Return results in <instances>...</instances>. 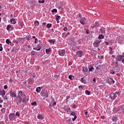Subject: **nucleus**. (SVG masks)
Returning <instances> with one entry per match:
<instances>
[{"label":"nucleus","instance_id":"nucleus-1","mask_svg":"<svg viewBox=\"0 0 124 124\" xmlns=\"http://www.w3.org/2000/svg\"><path fill=\"white\" fill-rule=\"evenodd\" d=\"M120 95V91H117L114 93H111L109 94V97L112 100H115L118 96Z\"/></svg>","mask_w":124,"mask_h":124},{"label":"nucleus","instance_id":"nucleus-2","mask_svg":"<svg viewBox=\"0 0 124 124\" xmlns=\"http://www.w3.org/2000/svg\"><path fill=\"white\" fill-rule=\"evenodd\" d=\"M17 96L18 97H21V98H23L26 96V94L23 93V91H20L18 92V95Z\"/></svg>","mask_w":124,"mask_h":124},{"label":"nucleus","instance_id":"nucleus-3","mask_svg":"<svg viewBox=\"0 0 124 124\" xmlns=\"http://www.w3.org/2000/svg\"><path fill=\"white\" fill-rule=\"evenodd\" d=\"M108 83L109 85H113V84H115V80L112 78L108 77Z\"/></svg>","mask_w":124,"mask_h":124},{"label":"nucleus","instance_id":"nucleus-4","mask_svg":"<svg viewBox=\"0 0 124 124\" xmlns=\"http://www.w3.org/2000/svg\"><path fill=\"white\" fill-rule=\"evenodd\" d=\"M9 118L10 120V121H13L14 119H16V116H15V113H10L9 115Z\"/></svg>","mask_w":124,"mask_h":124},{"label":"nucleus","instance_id":"nucleus-5","mask_svg":"<svg viewBox=\"0 0 124 124\" xmlns=\"http://www.w3.org/2000/svg\"><path fill=\"white\" fill-rule=\"evenodd\" d=\"M115 59L116 61H118V62H121L123 61V55H117L115 58Z\"/></svg>","mask_w":124,"mask_h":124},{"label":"nucleus","instance_id":"nucleus-6","mask_svg":"<svg viewBox=\"0 0 124 124\" xmlns=\"http://www.w3.org/2000/svg\"><path fill=\"white\" fill-rule=\"evenodd\" d=\"M58 54L59 56H61L62 57H63L64 54H65V50L62 49L58 51Z\"/></svg>","mask_w":124,"mask_h":124},{"label":"nucleus","instance_id":"nucleus-7","mask_svg":"<svg viewBox=\"0 0 124 124\" xmlns=\"http://www.w3.org/2000/svg\"><path fill=\"white\" fill-rule=\"evenodd\" d=\"M79 22L81 25H86V17L81 18Z\"/></svg>","mask_w":124,"mask_h":124},{"label":"nucleus","instance_id":"nucleus-8","mask_svg":"<svg viewBox=\"0 0 124 124\" xmlns=\"http://www.w3.org/2000/svg\"><path fill=\"white\" fill-rule=\"evenodd\" d=\"M6 29L8 31H13V30H14V27H13V26L12 25H8L7 26Z\"/></svg>","mask_w":124,"mask_h":124},{"label":"nucleus","instance_id":"nucleus-9","mask_svg":"<svg viewBox=\"0 0 124 124\" xmlns=\"http://www.w3.org/2000/svg\"><path fill=\"white\" fill-rule=\"evenodd\" d=\"M76 56L77 57H79V58H81L83 56V52L81 51H78L76 53Z\"/></svg>","mask_w":124,"mask_h":124},{"label":"nucleus","instance_id":"nucleus-10","mask_svg":"<svg viewBox=\"0 0 124 124\" xmlns=\"http://www.w3.org/2000/svg\"><path fill=\"white\" fill-rule=\"evenodd\" d=\"M10 95L11 97H16V96H17L16 93L13 91L10 92Z\"/></svg>","mask_w":124,"mask_h":124},{"label":"nucleus","instance_id":"nucleus-11","mask_svg":"<svg viewBox=\"0 0 124 124\" xmlns=\"http://www.w3.org/2000/svg\"><path fill=\"white\" fill-rule=\"evenodd\" d=\"M16 100L17 101V105H19V104L21 103L22 102V101L23 100V98H21L20 97L16 96Z\"/></svg>","mask_w":124,"mask_h":124},{"label":"nucleus","instance_id":"nucleus-12","mask_svg":"<svg viewBox=\"0 0 124 124\" xmlns=\"http://www.w3.org/2000/svg\"><path fill=\"white\" fill-rule=\"evenodd\" d=\"M63 110H64V111H66V112H67L68 113V112H69L70 110V108L67 106H65L63 108Z\"/></svg>","mask_w":124,"mask_h":124},{"label":"nucleus","instance_id":"nucleus-13","mask_svg":"<svg viewBox=\"0 0 124 124\" xmlns=\"http://www.w3.org/2000/svg\"><path fill=\"white\" fill-rule=\"evenodd\" d=\"M43 97H44V98H47V97H48L49 96V94L48 93V92H45L43 95H42Z\"/></svg>","mask_w":124,"mask_h":124},{"label":"nucleus","instance_id":"nucleus-14","mask_svg":"<svg viewBox=\"0 0 124 124\" xmlns=\"http://www.w3.org/2000/svg\"><path fill=\"white\" fill-rule=\"evenodd\" d=\"M10 22L11 24H13V25H15L16 24V19H15L14 18H12L10 19Z\"/></svg>","mask_w":124,"mask_h":124},{"label":"nucleus","instance_id":"nucleus-15","mask_svg":"<svg viewBox=\"0 0 124 124\" xmlns=\"http://www.w3.org/2000/svg\"><path fill=\"white\" fill-rule=\"evenodd\" d=\"M0 95H2V96L5 95V91L4 90L2 89L0 91Z\"/></svg>","mask_w":124,"mask_h":124},{"label":"nucleus","instance_id":"nucleus-16","mask_svg":"<svg viewBox=\"0 0 124 124\" xmlns=\"http://www.w3.org/2000/svg\"><path fill=\"white\" fill-rule=\"evenodd\" d=\"M112 122H117L119 119L116 116H113L112 118Z\"/></svg>","mask_w":124,"mask_h":124},{"label":"nucleus","instance_id":"nucleus-17","mask_svg":"<svg viewBox=\"0 0 124 124\" xmlns=\"http://www.w3.org/2000/svg\"><path fill=\"white\" fill-rule=\"evenodd\" d=\"M93 45L94 46V47H96L97 48L99 47V43L97 42V41H96L95 42L93 43Z\"/></svg>","mask_w":124,"mask_h":124},{"label":"nucleus","instance_id":"nucleus-18","mask_svg":"<svg viewBox=\"0 0 124 124\" xmlns=\"http://www.w3.org/2000/svg\"><path fill=\"white\" fill-rule=\"evenodd\" d=\"M66 121L68 123V124H72V121L71 120V118H66Z\"/></svg>","mask_w":124,"mask_h":124},{"label":"nucleus","instance_id":"nucleus-19","mask_svg":"<svg viewBox=\"0 0 124 124\" xmlns=\"http://www.w3.org/2000/svg\"><path fill=\"white\" fill-rule=\"evenodd\" d=\"M37 48L38 49H37V51H40V49H41L42 48V46H41V44H39L37 46Z\"/></svg>","mask_w":124,"mask_h":124},{"label":"nucleus","instance_id":"nucleus-20","mask_svg":"<svg viewBox=\"0 0 124 124\" xmlns=\"http://www.w3.org/2000/svg\"><path fill=\"white\" fill-rule=\"evenodd\" d=\"M37 118L39 120H43L44 118H43V116L41 114H38Z\"/></svg>","mask_w":124,"mask_h":124},{"label":"nucleus","instance_id":"nucleus-21","mask_svg":"<svg viewBox=\"0 0 124 124\" xmlns=\"http://www.w3.org/2000/svg\"><path fill=\"white\" fill-rule=\"evenodd\" d=\"M99 32L100 33H105V29L104 28H100Z\"/></svg>","mask_w":124,"mask_h":124},{"label":"nucleus","instance_id":"nucleus-22","mask_svg":"<svg viewBox=\"0 0 124 124\" xmlns=\"http://www.w3.org/2000/svg\"><path fill=\"white\" fill-rule=\"evenodd\" d=\"M55 42H56V40H55V39L49 40L48 41V42H49V43H51V44H55Z\"/></svg>","mask_w":124,"mask_h":124},{"label":"nucleus","instance_id":"nucleus-23","mask_svg":"<svg viewBox=\"0 0 124 124\" xmlns=\"http://www.w3.org/2000/svg\"><path fill=\"white\" fill-rule=\"evenodd\" d=\"M36 54H37V53L36 52V51H32L31 52V56H35V55H36Z\"/></svg>","mask_w":124,"mask_h":124},{"label":"nucleus","instance_id":"nucleus-24","mask_svg":"<svg viewBox=\"0 0 124 124\" xmlns=\"http://www.w3.org/2000/svg\"><path fill=\"white\" fill-rule=\"evenodd\" d=\"M103 38H104V35L102 34L99 35L98 39H103Z\"/></svg>","mask_w":124,"mask_h":124},{"label":"nucleus","instance_id":"nucleus-25","mask_svg":"<svg viewBox=\"0 0 124 124\" xmlns=\"http://www.w3.org/2000/svg\"><path fill=\"white\" fill-rule=\"evenodd\" d=\"M82 71H83V72H89V69L88 67H86L85 68H83Z\"/></svg>","mask_w":124,"mask_h":124},{"label":"nucleus","instance_id":"nucleus-26","mask_svg":"<svg viewBox=\"0 0 124 124\" xmlns=\"http://www.w3.org/2000/svg\"><path fill=\"white\" fill-rule=\"evenodd\" d=\"M41 91V88H40V87H37L36 89V93H40V91Z\"/></svg>","mask_w":124,"mask_h":124},{"label":"nucleus","instance_id":"nucleus-27","mask_svg":"<svg viewBox=\"0 0 124 124\" xmlns=\"http://www.w3.org/2000/svg\"><path fill=\"white\" fill-rule=\"evenodd\" d=\"M81 80L82 83H83V84H87V82H86V80L84 79V78H81Z\"/></svg>","mask_w":124,"mask_h":124},{"label":"nucleus","instance_id":"nucleus-28","mask_svg":"<svg viewBox=\"0 0 124 124\" xmlns=\"http://www.w3.org/2000/svg\"><path fill=\"white\" fill-rule=\"evenodd\" d=\"M92 70H94V68L93 67H89V71L91 72Z\"/></svg>","mask_w":124,"mask_h":124},{"label":"nucleus","instance_id":"nucleus-29","mask_svg":"<svg viewBox=\"0 0 124 124\" xmlns=\"http://www.w3.org/2000/svg\"><path fill=\"white\" fill-rule=\"evenodd\" d=\"M85 93L86 94H87V95H90L91 94V92H90V91L88 90H86Z\"/></svg>","mask_w":124,"mask_h":124},{"label":"nucleus","instance_id":"nucleus-30","mask_svg":"<svg viewBox=\"0 0 124 124\" xmlns=\"http://www.w3.org/2000/svg\"><path fill=\"white\" fill-rule=\"evenodd\" d=\"M113 111L114 113H117L120 110L118 108H113Z\"/></svg>","mask_w":124,"mask_h":124},{"label":"nucleus","instance_id":"nucleus-31","mask_svg":"<svg viewBox=\"0 0 124 124\" xmlns=\"http://www.w3.org/2000/svg\"><path fill=\"white\" fill-rule=\"evenodd\" d=\"M22 102L23 103H26V102H27V99L26 97H24L22 98Z\"/></svg>","mask_w":124,"mask_h":124},{"label":"nucleus","instance_id":"nucleus-32","mask_svg":"<svg viewBox=\"0 0 124 124\" xmlns=\"http://www.w3.org/2000/svg\"><path fill=\"white\" fill-rule=\"evenodd\" d=\"M69 79H70V80H73L74 79V77L71 75H70L69 76Z\"/></svg>","mask_w":124,"mask_h":124},{"label":"nucleus","instance_id":"nucleus-33","mask_svg":"<svg viewBox=\"0 0 124 124\" xmlns=\"http://www.w3.org/2000/svg\"><path fill=\"white\" fill-rule=\"evenodd\" d=\"M51 27H52V24L51 23H48L46 25V28H47V29H50Z\"/></svg>","mask_w":124,"mask_h":124},{"label":"nucleus","instance_id":"nucleus-34","mask_svg":"<svg viewBox=\"0 0 124 124\" xmlns=\"http://www.w3.org/2000/svg\"><path fill=\"white\" fill-rule=\"evenodd\" d=\"M94 25L93 26V28H95V27H98V25H99V23L98 22H95Z\"/></svg>","mask_w":124,"mask_h":124},{"label":"nucleus","instance_id":"nucleus-35","mask_svg":"<svg viewBox=\"0 0 124 124\" xmlns=\"http://www.w3.org/2000/svg\"><path fill=\"white\" fill-rule=\"evenodd\" d=\"M58 10H57V9H53V10H51V12L52 13H56V12H57Z\"/></svg>","mask_w":124,"mask_h":124},{"label":"nucleus","instance_id":"nucleus-36","mask_svg":"<svg viewBox=\"0 0 124 124\" xmlns=\"http://www.w3.org/2000/svg\"><path fill=\"white\" fill-rule=\"evenodd\" d=\"M46 92L45 91V90H42L41 92V95L42 96L44 94V93H46Z\"/></svg>","mask_w":124,"mask_h":124},{"label":"nucleus","instance_id":"nucleus-37","mask_svg":"<svg viewBox=\"0 0 124 124\" xmlns=\"http://www.w3.org/2000/svg\"><path fill=\"white\" fill-rule=\"evenodd\" d=\"M1 113H2L3 114H4V113H5V108H3L1 109Z\"/></svg>","mask_w":124,"mask_h":124},{"label":"nucleus","instance_id":"nucleus-38","mask_svg":"<svg viewBox=\"0 0 124 124\" xmlns=\"http://www.w3.org/2000/svg\"><path fill=\"white\" fill-rule=\"evenodd\" d=\"M6 43L7 44H9L10 43H11V42H10V40L9 39H6Z\"/></svg>","mask_w":124,"mask_h":124},{"label":"nucleus","instance_id":"nucleus-39","mask_svg":"<svg viewBox=\"0 0 124 124\" xmlns=\"http://www.w3.org/2000/svg\"><path fill=\"white\" fill-rule=\"evenodd\" d=\"M60 19H61V16H56V21H59V20H60Z\"/></svg>","mask_w":124,"mask_h":124},{"label":"nucleus","instance_id":"nucleus-40","mask_svg":"<svg viewBox=\"0 0 124 124\" xmlns=\"http://www.w3.org/2000/svg\"><path fill=\"white\" fill-rule=\"evenodd\" d=\"M31 105H32V106H34V105H35V106H36V105H37V104L36 103V102H32V103H31Z\"/></svg>","mask_w":124,"mask_h":124},{"label":"nucleus","instance_id":"nucleus-41","mask_svg":"<svg viewBox=\"0 0 124 124\" xmlns=\"http://www.w3.org/2000/svg\"><path fill=\"white\" fill-rule=\"evenodd\" d=\"M3 48H2V45L0 43V51L1 52L2 51Z\"/></svg>","mask_w":124,"mask_h":124},{"label":"nucleus","instance_id":"nucleus-42","mask_svg":"<svg viewBox=\"0 0 124 124\" xmlns=\"http://www.w3.org/2000/svg\"><path fill=\"white\" fill-rule=\"evenodd\" d=\"M74 117V118H73L72 119L73 122H74L75 121V120H76V119H77V116L75 115Z\"/></svg>","mask_w":124,"mask_h":124},{"label":"nucleus","instance_id":"nucleus-43","mask_svg":"<svg viewBox=\"0 0 124 124\" xmlns=\"http://www.w3.org/2000/svg\"><path fill=\"white\" fill-rule=\"evenodd\" d=\"M74 117V118H73L72 119L73 122H74L75 121V120H76V119H77V116L75 115Z\"/></svg>","mask_w":124,"mask_h":124},{"label":"nucleus","instance_id":"nucleus-44","mask_svg":"<svg viewBox=\"0 0 124 124\" xmlns=\"http://www.w3.org/2000/svg\"><path fill=\"white\" fill-rule=\"evenodd\" d=\"M101 68V65H98L96 67V69L100 70Z\"/></svg>","mask_w":124,"mask_h":124},{"label":"nucleus","instance_id":"nucleus-45","mask_svg":"<svg viewBox=\"0 0 124 124\" xmlns=\"http://www.w3.org/2000/svg\"><path fill=\"white\" fill-rule=\"evenodd\" d=\"M21 39V38H18L17 39H16L17 41H16V44H18L19 43V40H20V39Z\"/></svg>","mask_w":124,"mask_h":124},{"label":"nucleus","instance_id":"nucleus-46","mask_svg":"<svg viewBox=\"0 0 124 124\" xmlns=\"http://www.w3.org/2000/svg\"><path fill=\"white\" fill-rule=\"evenodd\" d=\"M71 115H72V116H76V113H75V112L72 111L71 113Z\"/></svg>","mask_w":124,"mask_h":124},{"label":"nucleus","instance_id":"nucleus-47","mask_svg":"<svg viewBox=\"0 0 124 124\" xmlns=\"http://www.w3.org/2000/svg\"><path fill=\"white\" fill-rule=\"evenodd\" d=\"M34 23L35 24V25H37V26H38V25H39V22H38V21L37 20H36Z\"/></svg>","mask_w":124,"mask_h":124},{"label":"nucleus","instance_id":"nucleus-48","mask_svg":"<svg viewBox=\"0 0 124 124\" xmlns=\"http://www.w3.org/2000/svg\"><path fill=\"white\" fill-rule=\"evenodd\" d=\"M62 5H60L59 7H58V9H60V10H62Z\"/></svg>","mask_w":124,"mask_h":124},{"label":"nucleus","instance_id":"nucleus-49","mask_svg":"<svg viewBox=\"0 0 124 124\" xmlns=\"http://www.w3.org/2000/svg\"><path fill=\"white\" fill-rule=\"evenodd\" d=\"M16 116H17V117H20V113H19V112H16Z\"/></svg>","mask_w":124,"mask_h":124},{"label":"nucleus","instance_id":"nucleus-50","mask_svg":"<svg viewBox=\"0 0 124 124\" xmlns=\"http://www.w3.org/2000/svg\"><path fill=\"white\" fill-rule=\"evenodd\" d=\"M31 38V36H26V39H27L28 41L30 40V39Z\"/></svg>","mask_w":124,"mask_h":124},{"label":"nucleus","instance_id":"nucleus-51","mask_svg":"<svg viewBox=\"0 0 124 124\" xmlns=\"http://www.w3.org/2000/svg\"><path fill=\"white\" fill-rule=\"evenodd\" d=\"M50 51H51V49H46V53H49V52Z\"/></svg>","mask_w":124,"mask_h":124},{"label":"nucleus","instance_id":"nucleus-52","mask_svg":"<svg viewBox=\"0 0 124 124\" xmlns=\"http://www.w3.org/2000/svg\"><path fill=\"white\" fill-rule=\"evenodd\" d=\"M110 73L111 74H115V71L113 70H112L111 71H110Z\"/></svg>","mask_w":124,"mask_h":124},{"label":"nucleus","instance_id":"nucleus-53","mask_svg":"<svg viewBox=\"0 0 124 124\" xmlns=\"http://www.w3.org/2000/svg\"><path fill=\"white\" fill-rule=\"evenodd\" d=\"M3 99H4V100H7V99H8L7 96H5L3 97Z\"/></svg>","mask_w":124,"mask_h":124},{"label":"nucleus","instance_id":"nucleus-54","mask_svg":"<svg viewBox=\"0 0 124 124\" xmlns=\"http://www.w3.org/2000/svg\"><path fill=\"white\" fill-rule=\"evenodd\" d=\"M78 88L80 89L81 88V90H83V89H84V88L83 87V86H78Z\"/></svg>","mask_w":124,"mask_h":124},{"label":"nucleus","instance_id":"nucleus-55","mask_svg":"<svg viewBox=\"0 0 124 124\" xmlns=\"http://www.w3.org/2000/svg\"><path fill=\"white\" fill-rule=\"evenodd\" d=\"M96 41L97 43L100 45V43L101 42V40L99 41L98 40H97Z\"/></svg>","mask_w":124,"mask_h":124},{"label":"nucleus","instance_id":"nucleus-56","mask_svg":"<svg viewBox=\"0 0 124 124\" xmlns=\"http://www.w3.org/2000/svg\"><path fill=\"white\" fill-rule=\"evenodd\" d=\"M4 90H6V89H7V85H4Z\"/></svg>","mask_w":124,"mask_h":124},{"label":"nucleus","instance_id":"nucleus-57","mask_svg":"<svg viewBox=\"0 0 124 124\" xmlns=\"http://www.w3.org/2000/svg\"><path fill=\"white\" fill-rule=\"evenodd\" d=\"M63 30L65 31H67V27H64V28H63Z\"/></svg>","mask_w":124,"mask_h":124},{"label":"nucleus","instance_id":"nucleus-58","mask_svg":"<svg viewBox=\"0 0 124 124\" xmlns=\"http://www.w3.org/2000/svg\"><path fill=\"white\" fill-rule=\"evenodd\" d=\"M38 40V39L37 38L35 39V41H34V43L36 44L37 43L36 42Z\"/></svg>","mask_w":124,"mask_h":124},{"label":"nucleus","instance_id":"nucleus-59","mask_svg":"<svg viewBox=\"0 0 124 124\" xmlns=\"http://www.w3.org/2000/svg\"><path fill=\"white\" fill-rule=\"evenodd\" d=\"M109 49L110 52H112L113 51V48H112V47H109Z\"/></svg>","mask_w":124,"mask_h":124},{"label":"nucleus","instance_id":"nucleus-60","mask_svg":"<svg viewBox=\"0 0 124 124\" xmlns=\"http://www.w3.org/2000/svg\"><path fill=\"white\" fill-rule=\"evenodd\" d=\"M105 43L106 44V45H109V43L108 42L105 41Z\"/></svg>","mask_w":124,"mask_h":124},{"label":"nucleus","instance_id":"nucleus-61","mask_svg":"<svg viewBox=\"0 0 124 124\" xmlns=\"http://www.w3.org/2000/svg\"><path fill=\"white\" fill-rule=\"evenodd\" d=\"M57 104V103H56V102H54L53 103V106H56V105Z\"/></svg>","mask_w":124,"mask_h":124},{"label":"nucleus","instance_id":"nucleus-62","mask_svg":"<svg viewBox=\"0 0 124 124\" xmlns=\"http://www.w3.org/2000/svg\"><path fill=\"white\" fill-rule=\"evenodd\" d=\"M95 81H96V78H93V82H94V83H95Z\"/></svg>","mask_w":124,"mask_h":124},{"label":"nucleus","instance_id":"nucleus-63","mask_svg":"<svg viewBox=\"0 0 124 124\" xmlns=\"http://www.w3.org/2000/svg\"><path fill=\"white\" fill-rule=\"evenodd\" d=\"M46 22H44V23H43V26H46Z\"/></svg>","mask_w":124,"mask_h":124},{"label":"nucleus","instance_id":"nucleus-64","mask_svg":"<svg viewBox=\"0 0 124 124\" xmlns=\"http://www.w3.org/2000/svg\"><path fill=\"white\" fill-rule=\"evenodd\" d=\"M115 67H119V64H115Z\"/></svg>","mask_w":124,"mask_h":124}]
</instances>
